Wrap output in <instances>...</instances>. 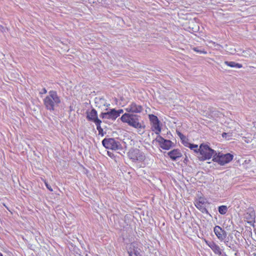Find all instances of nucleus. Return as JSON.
I'll use <instances>...</instances> for the list:
<instances>
[{
	"mask_svg": "<svg viewBox=\"0 0 256 256\" xmlns=\"http://www.w3.org/2000/svg\"><path fill=\"white\" fill-rule=\"evenodd\" d=\"M156 141L159 143L160 147L164 150H169L172 146V142L170 140L164 139L160 136H158Z\"/></svg>",
	"mask_w": 256,
	"mask_h": 256,
	"instance_id": "obj_7",
	"label": "nucleus"
},
{
	"mask_svg": "<svg viewBox=\"0 0 256 256\" xmlns=\"http://www.w3.org/2000/svg\"><path fill=\"white\" fill-rule=\"evenodd\" d=\"M140 116L137 114L125 113L122 116L120 120L122 122L128 123L129 126L134 128H144V126H142L140 122Z\"/></svg>",
	"mask_w": 256,
	"mask_h": 256,
	"instance_id": "obj_2",
	"label": "nucleus"
},
{
	"mask_svg": "<svg viewBox=\"0 0 256 256\" xmlns=\"http://www.w3.org/2000/svg\"><path fill=\"white\" fill-rule=\"evenodd\" d=\"M228 242V241L226 242H225V243L226 244V245H227V246H228V244H227Z\"/></svg>",
	"mask_w": 256,
	"mask_h": 256,
	"instance_id": "obj_31",
	"label": "nucleus"
},
{
	"mask_svg": "<svg viewBox=\"0 0 256 256\" xmlns=\"http://www.w3.org/2000/svg\"><path fill=\"white\" fill-rule=\"evenodd\" d=\"M177 133L181 140H183L184 138H185V136L182 134H181L180 132H177Z\"/></svg>",
	"mask_w": 256,
	"mask_h": 256,
	"instance_id": "obj_22",
	"label": "nucleus"
},
{
	"mask_svg": "<svg viewBox=\"0 0 256 256\" xmlns=\"http://www.w3.org/2000/svg\"><path fill=\"white\" fill-rule=\"evenodd\" d=\"M45 184H46V188L50 191V192H52L53 190L52 188V187L48 185L46 182H45Z\"/></svg>",
	"mask_w": 256,
	"mask_h": 256,
	"instance_id": "obj_24",
	"label": "nucleus"
},
{
	"mask_svg": "<svg viewBox=\"0 0 256 256\" xmlns=\"http://www.w3.org/2000/svg\"><path fill=\"white\" fill-rule=\"evenodd\" d=\"M98 132L99 134H101L102 136H104L102 128V130H98Z\"/></svg>",
	"mask_w": 256,
	"mask_h": 256,
	"instance_id": "obj_27",
	"label": "nucleus"
},
{
	"mask_svg": "<svg viewBox=\"0 0 256 256\" xmlns=\"http://www.w3.org/2000/svg\"><path fill=\"white\" fill-rule=\"evenodd\" d=\"M101 123H102V120H96V122H94V124H96V128H97L98 130H99L102 129V128L100 126Z\"/></svg>",
	"mask_w": 256,
	"mask_h": 256,
	"instance_id": "obj_20",
	"label": "nucleus"
},
{
	"mask_svg": "<svg viewBox=\"0 0 256 256\" xmlns=\"http://www.w3.org/2000/svg\"><path fill=\"white\" fill-rule=\"evenodd\" d=\"M143 110L142 106L137 104L136 103L132 102L130 105L126 108V112H128L140 113Z\"/></svg>",
	"mask_w": 256,
	"mask_h": 256,
	"instance_id": "obj_10",
	"label": "nucleus"
},
{
	"mask_svg": "<svg viewBox=\"0 0 256 256\" xmlns=\"http://www.w3.org/2000/svg\"><path fill=\"white\" fill-rule=\"evenodd\" d=\"M195 52H200V54H206L207 52H206L204 51V50H200L198 49V48H193Z\"/></svg>",
	"mask_w": 256,
	"mask_h": 256,
	"instance_id": "obj_21",
	"label": "nucleus"
},
{
	"mask_svg": "<svg viewBox=\"0 0 256 256\" xmlns=\"http://www.w3.org/2000/svg\"><path fill=\"white\" fill-rule=\"evenodd\" d=\"M0 256H3L2 254H1L0 252Z\"/></svg>",
	"mask_w": 256,
	"mask_h": 256,
	"instance_id": "obj_32",
	"label": "nucleus"
},
{
	"mask_svg": "<svg viewBox=\"0 0 256 256\" xmlns=\"http://www.w3.org/2000/svg\"><path fill=\"white\" fill-rule=\"evenodd\" d=\"M128 254L129 256H140L139 250L135 249L134 248L128 250Z\"/></svg>",
	"mask_w": 256,
	"mask_h": 256,
	"instance_id": "obj_17",
	"label": "nucleus"
},
{
	"mask_svg": "<svg viewBox=\"0 0 256 256\" xmlns=\"http://www.w3.org/2000/svg\"><path fill=\"white\" fill-rule=\"evenodd\" d=\"M108 156L110 157H112V156H113V154L110 152H108Z\"/></svg>",
	"mask_w": 256,
	"mask_h": 256,
	"instance_id": "obj_29",
	"label": "nucleus"
},
{
	"mask_svg": "<svg viewBox=\"0 0 256 256\" xmlns=\"http://www.w3.org/2000/svg\"><path fill=\"white\" fill-rule=\"evenodd\" d=\"M86 118L88 120L94 122V123L98 120H100L98 118V113L96 110L92 108L90 111H86Z\"/></svg>",
	"mask_w": 256,
	"mask_h": 256,
	"instance_id": "obj_11",
	"label": "nucleus"
},
{
	"mask_svg": "<svg viewBox=\"0 0 256 256\" xmlns=\"http://www.w3.org/2000/svg\"><path fill=\"white\" fill-rule=\"evenodd\" d=\"M116 112L118 114V117L120 116V114H122L124 112V111H123V110L120 109V110H116Z\"/></svg>",
	"mask_w": 256,
	"mask_h": 256,
	"instance_id": "obj_23",
	"label": "nucleus"
},
{
	"mask_svg": "<svg viewBox=\"0 0 256 256\" xmlns=\"http://www.w3.org/2000/svg\"><path fill=\"white\" fill-rule=\"evenodd\" d=\"M47 92V90L45 88H42V91L40 92V94H46Z\"/></svg>",
	"mask_w": 256,
	"mask_h": 256,
	"instance_id": "obj_25",
	"label": "nucleus"
},
{
	"mask_svg": "<svg viewBox=\"0 0 256 256\" xmlns=\"http://www.w3.org/2000/svg\"><path fill=\"white\" fill-rule=\"evenodd\" d=\"M206 200L203 198H200L196 202V206L200 210L202 213L208 214V211L206 208Z\"/></svg>",
	"mask_w": 256,
	"mask_h": 256,
	"instance_id": "obj_9",
	"label": "nucleus"
},
{
	"mask_svg": "<svg viewBox=\"0 0 256 256\" xmlns=\"http://www.w3.org/2000/svg\"><path fill=\"white\" fill-rule=\"evenodd\" d=\"M44 106L50 112L54 111L61 103V99L55 90H50L48 94L44 99Z\"/></svg>",
	"mask_w": 256,
	"mask_h": 256,
	"instance_id": "obj_1",
	"label": "nucleus"
},
{
	"mask_svg": "<svg viewBox=\"0 0 256 256\" xmlns=\"http://www.w3.org/2000/svg\"><path fill=\"white\" fill-rule=\"evenodd\" d=\"M188 147L190 148V150H194L196 152H198V146L197 144H188Z\"/></svg>",
	"mask_w": 256,
	"mask_h": 256,
	"instance_id": "obj_19",
	"label": "nucleus"
},
{
	"mask_svg": "<svg viewBox=\"0 0 256 256\" xmlns=\"http://www.w3.org/2000/svg\"><path fill=\"white\" fill-rule=\"evenodd\" d=\"M198 152L202 155V156L200 158L202 160H209L212 156L214 157L216 153V151L210 148L208 145L204 144H200L198 148Z\"/></svg>",
	"mask_w": 256,
	"mask_h": 256,
	"instance_id": "obj_3",
	"label": "nucleus"
},
{
	"mask_svg": "<svg viewBox=\"0 0 256 256\" xmlns=\"http://www.w3.org/2000/svg\"><path fill=\"white\" fill-rule=\"evenodd\" d=\"M168 154L173 160H176L177 158L182 156V153L178 149L173 150L169 152Z\"/></svg>",
	"mask_w": 256,
	"mask_h": 256,
	"instance_id": "obj_15",
	"label": "nucleus"
},
{
	"mask_svg": "<svg viewBox=\"0 0 256 256\" xmlns=\"http://www.w3.org/2000/svg\"><path fill=\"white\" fill-rule=\"evenodd\" d=\"M118 114L116 112V110L114 108L111 109L110 111L106 112H102L100 116V118L102 119H111L115 120L118 118Z\"/></svg>",
	"mask_w": 256,
	"mask_h": 256,
	"instance_id": "obj_8",
	"label": "nucleus"
},
{
	"mask_svg": "<svg viewBox=\"0 0 256 256\" xmlns=\"http://www.w3.org/2000/svg\"><path fill=\"white\" fill-rule=\"evenodd\" d=\"M248 52V51H246H246H244V52H243L244 56H246V57H247V56H247Z\"/></svg>",
	"mask_w": 256,
	"mask_h": 256,
	"instance_id": "obj_28",
	"label": "nucleus"
},
{
	"mask_svg": "<svg viewBox=\"0 0 256 256\" xmlns=\"http://www.w3.org/2000/svg\"><path fill=\"white\" fill-rule=\"evenodd\" d=\"M102 145L107 149L116 150L122 148L120 142L113 138H105L102 141Z\"/></svg>",
	"mask_w": 256,
	"mask_h": 256,
	"instance_id": "obj_5",
	"label": "nucleus"
},
{
	"mask_svg": "<svg viewBox=\"0 0 256 256\" xmlns=\"http://www.w3.org/2000/svg\"><path fill=\"white\" fill-rule=\"evenodd\" d=\"M224 63L228 66H230L232 68H241L242 67V65L241 64L236 63L234 62H228L226 61Z\"/></svg>",
	"mask_w": 256,
	"mask_h": 256,
	"instance_id": "obj_16",
	"label": "nucleus"
},
{
	"mask_svg": "<svg viewBox=\"0 0 256 256\" xmlns=\"http://www.w3.org/2000/svg\"><path fill=\"white\" fill-rule=\"evenodd\" d=\"M128 156L130 158L134 161L139 160L142 161L144 159V156L142 154V152L138 149L131 150L128 152Z\"/></svg>",
	"mask_w": 256,
	"mask_h": 256,
	"instance_id": "obj_6",
	"label": "nucleus"
},
{
	"mask_svg": "<svg viewBox=\"0 0 256 256\" xmlns=\"http://www.w3.org/2000/svg\"><path fill=\"white\" fill-rule=\"evenodd\" d=\"M206 243L216 254L218 255L222 254V250L215 242L212 241L210 242L206 241Z\"/></svg>",
	"mask_w": 256,
	"mask_h": 256,
	"instance_id": "obj_14",
	"label": "nucleus"
},
{
	"mask_svg": "<svg viewBox=\"0 0 256 256\" xmlns=\"http://www.w3.org/2000/svg\"><path fill=\"white\" fill-rule=\"evenodd\" d=\"M149 116L150 122L152 123V126L156 130H158V132H156V134H159L161 130V128L160 126V121L158 120V117L153 114L150 115Z\"/></svg>",
	"mask_w": 256,
	"mask_h": 256,
	"instance_id": "obj_12",
	"label": "nucleus"
},
{
	"mask_svg": "<svg viewBox=\"0 0 256 256\" xmlns=\"http://www.w3.org/2000/svg\"><path fill=\"white\" fill-rule=\"evenodd\" d=\"M228 211V208L226 206H221L218 207V212L222 214H224Z\"/></svg>",
	"mask_w": 256,
	"mask_h": 256,
	"instance_id": "obj_18",
	"label": "nucleus"
},
{
	"mask_svg": "<svg viewBox=\"0 0 256 256\" xmlns=\"http://www.w3.org/2000/svg\"><path fill=\"white\" fill-rule=\"evenodd\" d=\"M0 31H1L2 32H5V28L2 26H0Z\"/></svg>",
	"mask_w": 256,
	"mask_h": 256,
	"instance_id": "obj_26",
	"label": "nucleus"
},
{
	"mask_svg": "<svg viewBox=\"0 0 256 256\" xmlns=\"http://www.w3.org/2000/svg\"><path fill=\"white\" fill-rule=\"evenodd\" d=\"M228 134L226 133V132H224L222 134V137H225L226 138V136Z\"/></svg>",
	"mask_w": 256,
	"mask_h": 256,
	"instance_id": "obj_30",
	"label": "nucleus"
},
{
	"mask_svg": "<svg viewBox=\"0 0 256 256\" xmlns=\"http://www.w3.org/2000/svg\"><path fill=\"white\" fill-rule=\"evenodd\" d=\"M233 157V155L229 153L226 154L222 153L217 154V153H216L214 156L213 160L218 162L220 165L224 166L230 162L232 160Z\"/></svg>",
	"mask_w": 256,
	"mask_h": 256,
	"instance_id": "obj_4",
	"label": "nucleus"
},
{
	"mask_svg": "<svg viewBox=\"0 0 256 256\" xmlns=\"http://www.w3.org/2000/svg\"><path fill=\"white\" fill-rule=\"evenodd\" d=\"M214 231L218 238L221 240H224L226 236V231L218 226H216L214 228Z\"/></svg>",
	"mask_w": 256,
	"mask_h": 256,
	"instance_id": "obj_13",
	"label": "nucleus"
}]
</instances>
